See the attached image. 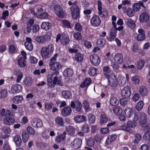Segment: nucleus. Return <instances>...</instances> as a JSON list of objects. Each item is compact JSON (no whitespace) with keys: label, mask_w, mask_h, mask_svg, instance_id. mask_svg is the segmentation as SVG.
<instances>
[{"label":"nucleus","mask_w":150,"mask_h":150,"mask_svg":"<svg viewBox=\"0 0 150 150\" xmlns=\"http://www.w3.org/2000/svg\"><path fill=\"white\" fill-rule=\"evenodd\" d=\"M59 74V72L55 71L51 74L47 75V84L50 88L54 87L56 83L58 84L60 83L61 81L57 76Z\"/></svg>","instance_id":"1"},{"label":"nucleus","mask_w":150,"mask_h":150,"mask_svg":"<svg viewBox=\"0 0 150 150\" xmlns=\"http://www.w3.org/2000/svg\"><path fill=\"white\" fill-rule=\"evenodd\" d=\"M54 46L52 44H49L47 46L42 47L41 50V55L43 58H48L54 50Z\"/></svg>","instance_id":"2"},{"label":"nucleus","mask_w":150,"mask_h":150,"mask_svg":"<svg viewBox=\"0 0 150 150\" xmlns=\"http://www.w3.org/2000/svg\"><path fill=\"white\" fill-rule=\"evenodd\" d=\"M57 55V54H55L50 60L49 65L51 70L54 71L58 70L62 67V66L59 63L56 62Z\"/></svg>","instance_id":"3"},{"label":"nucleus","mask_w":150,"mask_h":150,"mask_svg":"<svg viewBox=\"0 0 150 150\" xmlns=\"http://www.w3.org/2000/svg\"><path fill=\"white\" fill-rule=\"evenodd\" d=\"M139 120V123L141 125L145 124L146 122V115L144 113H138L134 115V120L137 121Z\"/></svg>","instance_id":"4"},{"label":"nucleus","mask_w":150,"mask_h":150,"mask_svg":"<svg viewBox=\"0 0 150 150\" xmlns=\"http://www.w3.org/2000/svg\"><path fill=\"white\" fill-rule=\"evenodd\" d=\"M59 40H60L61 43L63 45L67 44L69 42V38L64 34L61 35L59 34L57 35L56 38V42H58Z\"/></svg>","instance_id":"5"},{"label":"nucleus","mask_w":150,"mask_h":150,"mask_svg":"<svg viewBox=\"0 0 150 150\" xmlns=\"http://www.w3.org/2000/svg\"><path fill=\"white\" fill-rule=\"evenodd\" d=\"M98 13L101 17H106L108 16V14L107 11L105 9H102V3L98 1Z\"/></svg>","instance_id":"6"},{"label":"nucleus","mask_w":150,"mask_h":150,"mask_svg":"<svg viewBox=\"0 0 150 150\" xmlns=\"http://www.w3.org/2000/svg\"><path fill=\"white\" fill-rule=\"evenodd\" d=\"M121 94L123 98H129L131 95L130 88L128 86L124 87L121 91Z\"/></svg>","instance_id":"7"},{"label":"nucleus","mask_w":150,"mask_h":150,"mask_svg":"<svg viewBox=\"0 0 150 150\" xmlns=\"http://www.w3.org/2000/svg\"><path fill=\"white\" fill-rule=\"evenodd\" d=\"M71 10L73 18L76 19L79 17V10L77 6L73 5L71 7Z\"/></svg>","instance_id":"8"},{"label":"nucleus","mask_w":150,"mask_h":150,"mask_svg":"<svg viewBox=\"0 0 150 150\" xmlns=\"http://www.w3.org/2000/svg\"><path fill=\"white\" fill-rule=\"evenodd\" d=\"M90 59L91 63L94 66L98 65L100 61L99 57L96 54L91 55Z\"/></svg>","instance_id":"9"},{"label":"nucleus","mask_w":150,"mask_h":150,"mask_svg":"<svg viewBox=\"0 0 150 150\" xmlns=\"http://www.w3.org/2000/svg\"><path fill=\"white\" fill-rule=\"evenodd\" d=\"M32 125L35 127L39 128L41 127L42 125V121L39 118H34L31 121Z\"/></svg>","instance_id":"10"},{"label":"nucleus","mask_w":150,"mask_h":150,"mask_svg":"<svg viewBox=\"0 0 150 150\" xmlns=\"http://www.w3.org/2000/svg\"><path fill=\"white\" fill-rule=\"evenodd\" d=\"M55 13L58 17L62 18L63 17L64 13L62 8L59 5H56L54 8Z\"/></svg>","instance_id":"11"},{"label":"nucleus","mask_w":150,"mask_h":150,"mask_svg":"<svg viewBox=\"0 0 150 150\" xmlns=\"http://www.w3.org/2000/svg\"><path fill=\"white\" fill-rule=\"evenodd\" d=\"M77 112H80L82 108L81 103L78 100H76L74 102L71 101L70 105Z\"/></svg>","instance_id":"12"},{"label":"nucleus","mask_w":150,"mask_h":150,"mask_svg":"<svg viewBox=\"0 0 150 150\" xmlns=\"http://www.w3.org/2000/svg\"><path fill=\"white\" fill-rule=\"evenodd\" d=\"M138 34L136 37V39L138 41H142L145 39L146 35L144 30L142 28H139L138 30Z\"/></svg>","instance_id":"13"},{"label":"nucleus","mask_w":150,"mask_h":150,"mask_svg":"<svg viewBox=\"0 0 150 150\" xmlns=\"http://www.w3.org/2000/svg\"><path fill=\"white\" fill-rule=\"evenodd\" d=\"M101 21L99 17L96 15H94L91 20V23L94 26L98 25L100 23Z\"/></svg>","instance_id":"14"},{"label":"nucleus","mask_w":150,"mask_h":150,"mask_svg":"<svg viewBox=\"0 0 150 150\" xmlns=\"http://www.w3.org/2000/svg\"><path fill=\"white\" fill-rule=\"evenodd\" d=\"M82 141L81 139L76 138L71 144V146L75 149L79 148L81 146Z\"/></svg>","instance_id":"15"},{"label":"nucleus","mask_w":150,"mask_h":150,"mask_svg":"<svg viewBox=\"0 0 150 150\" xmlns=\"http://www.w3.org/2000/svg\"><path fill=\"white\" fill-rule=\"evenodd\" d=\"M114 60L116 63L119 64H121L123 62V56L120 53H117L114 56Z\"/></svg>","instance_id":"16"},{"label":"nucleus","mask_w":150,"mask_h":150,"mask_svg":"<svg viewBox=\"0 0 150 150\" xmlns=\"http://www.w3.org/2000/svg\"><path fill=\"white\" fill-rule=\"evenodd\" d=\"M66 133L64 132L62 134H59L56 137L55 141L58 143H60L64 140L66 138Z\"/></svg>","instance_id":"17"},{"label":"nucleus","mask_w":150,"mask_h":150,"mask_svg":"<svg viewBox=\"0 0 150 150\" xmlns=\"http://www.w3.org/2000/svg\"><path fill=\"white\" fill-rule=\"evenodd\" d=\"M125 22L127 25L131 29H134L136 26V23L131 18H127L125 20Z\"/></svg>","instance_id":"18"},{"label":"nucleus","mask_w":150,"mask_h":150,"mask_svg":"<svg viewBox=\"0 0 150 150\" xmlns=\"http://www.w3.org/2000/svg\"><path fill=\"white\" fill-rule=\"evenodd\" d=\"M149 15L145 13H142L140 15L139 20L142 23L146 22L149 20Z\"/></svg>","instance_id":"19"},{"label":"nucleus","mask_w":150,"mask_h":150,"mask_svg":"<svg viewBox=\"0 0 150 150\" xmlns=\"http://www.w3.org/2000/svg\"><path fill=\"white\" fill-rule=\"evenodd\" d=\"M26 41V42L25 44L26 48L30 51L32 50L33 48V45L31 42V39L29 37L27 38Z\"/></svg>","instance_id":"20"},{"label":"nucleus","mask_w":150,"mask_h":150,"mask_svg":"<svg viewBox=\"0 0 150 150\" xmlns=\"http://www.w3.org/2000/svg\"><path fill=\"white\" fill-rule=\"evenodd\" d=\"M71 112V109L70 107H66L64 108L62 111V115L64 117L70 114Z\"/></svg>","instance_id":"21"},{"label":"nucleus","mask_w":150,"mask_h":150,"mask_svg":"<svg viewBox=\"0 0 150 150\" xmlns=\"http://www.w3.org/2000/svg\"><path fill=\"white\" fill-rule=\"evenodd\" d=\"M106 77L108 79L109 85L113 86L115 84L116 78L115 75H112L110 76V75H107Z\"/></svg>","instance_id":"22"},{"label":"nucleus","mask_w":150,"mask_h":150,"mask_svg":"<svg viewBox=\"0 0 150 150\" xmlns=\"http://www.w3.org/2000/svg\"><path fill=\"white\" fill-rule=\"evenodd\" d=\"M22 89L21 85L17 84L13 86L12 88L11 91L13 93H19Z\"/></svg>","instance_id":"23"},{"label":"nucleus","mask_w":150,"mask_h":150,"mask_svg":"<svg viewBox=\"0 0 150 150\" xmlns=\"http://www.w3.org/2000/svg\"><path fill=\"white\" fill-rule=\"evenodd\" d=\"M4 123L6 125H13L15 122V120L13 118L10 116H7L4 118Z\"/></svg>","instance_id":"24"},{"label":"nucleus","mask_w":150,"mask_h":150,"mask_svg":"<svg viewBox=\"0 0 150 150\" xmlns=\"http://www.w3.org/2000/svg\"><path fill=\"white\" fill-rule=\"evenodd\" d=\"M13 141L16 146L20 147L21 145L22 140L20 136L16 135L13 137Z\"/></svg>","instance_id":"25"},{"label":"nucleus","mask_w":150,"mask_h":150,"mask_svg":"<svg viewBox=\"0 0 150 150\" xmlns=\"http://www.w3.org/2000/svg\"><path fill=\"white\" fill-rule=\"evenodd\" d=\"M131 81L132 83L135 85H139L140 83L139 77L137 75H134L131 77Z\"/></svg>","instance_id":"26"},{"label":"nucleus","mask_w":150,"mask_h":150,"mask_svg":"<svg viewBox=\"0 0 150 150\" xmlns=\"http://www.w3.org/2000/svg\"><path fill=\"white\" fill-rule=\"evenodd\" d=\"M86 119V117L84 115H77L74 117L75 121L78 123L83 122Z\"/></svg>","instance_id":"27"},{"label":"nucleus","mask_w":150,"mask_h":150,"mask_svg":"<svg viewBox=\"0 0 150 150\" xmlns=\"http://www.w3.org/2000/svg\"><path fill=\"white\" fill-rule=\"evenodd\" d=\"M91 82V79L90 78H87L80 85L81 88L88 87Z\"/></svg>","instance_id":"28"},{"label":"nucleus","mask_w":150,"mask_h":150,"mask_svg":"<svg viewBox=\"0 0 150 150\" xmlns=\"http://www.w3.org/2000/svg\"><path fill=\"white\" fill-rule=\"evenodd\" d=\"M54 121L56 124L60 126H63L64 125V122L63 119L60 117L58 116L56 117L55 118Z\"/></svg>","instance_id":"29"},{"label":"nucleus","mask_w":150,"mask_h":150,"mask_svg":"<svg viewBox=\"0 0 150 150\" xmlns=\"http://www.w3.org/2000/svg\"><path fill=\"white\" fill-rule=\"evenodd\" d=\"M117 31L116 29L115 28H112L110 31L109 37L110 40V41H112V40H113L115 39L116 37V36Z\"/></svg>","instance_id":"30"},{"label":"nucleus","mask_w":150,"mask_h":150,"mask_svg":"<svg viewBox=\"0 0 150 150\" xmlns=\"http://www.w3.org/2000/svg\"><path fill=\"white\" fill-rule=\"evenodd\" d=\"M86 144L88 146L93 147L95 144L94 139L92 137H89L86 139Z\"/></svg>","instance_id":"31"},{"label":"nucleus","mask_w":150,"mask_h":150,"mask_svg":"<svg viewBox=\"0 0 150 150\" xmlns=\"http://www.w3.org/2000/svg\"><path fill=\"white\" fill-rule=\"evenodd\" d=\"M125 112L126 116L128 117H130L133 114V111L131 107L126 108L125 110Z\"/></svg>","instance_id":"32"},{"label":"nucleus","mask_w":150,"mask_h":150,"mask_svg":"<svg viewBox=\"0 0 150 150\" xmlns=\"http://www.w3.org/2000/svg\"><path fill=\"white\" fill-rule=\"evenodd\" d=\"M23 83V84L26 86H30L32 84V80L30 77H26L24 80Z\"/></svg>","instance_id":"33"},{"label":"nucleus","mask_w":150,"mask_h":150,"mask_svg":"<svg viewBox=\"0 0 150 150\" xmlns=\"http://www.w3.org/2000/svg\"><path fill=\"white\" fill-rule=\"evenodd\" d=\"M51 27V24L47 22H44L42 23L41 25V28L45 30H48L50 29Z\"/></svg>","instance_id":"34"},{"label":"nucleus","mask_w":150,"mask_h":150,"mask_svg":"<svg viewBox=\"0 0 150 150\" xmlns=\"http://www.w3.org/2000/svg\"><path fill=\"white\" fill-rule=\"evenodd\" d=\"M117 138V136L115 135L109 136L106 141V142L108 144H109Z\"/></svg>","instance_id":"35"},{"label":"nucleus","mask_w":150,"mask_h":150,"mask_svg":"<svg viewBox=\"0 0 150 150\" xmlns=\"http://www.w3.org/2000/svg\"><path fill=\"white\" fill-rule=\"evenodd\" d=\"M35 40L36 42L39 44L44 43L46 41L44 37L40 36L37 37L35 39Z\"/></svg>","instance_id":"36"},{"label":"nucleus","mask_w":150,"mask_h":150,"mask_svg":"<svg viewBox=\"0 0 150 150\" xmlns=\"http://www.w3.org/2000/svg\"><path fill=\"white\" fill-rule=\"evenodd\" d=\"M62 95L66 99H68L71 97V93L70 91H63L62 92Z\"/></svg>","instance_id":"37"},{"label":"nucleus","mask_w":150,"mask_h":150,"mask_svg":"<svg viewBox=\"0 0 150 150\" xmlns=\"http://www.w3.org/2000/svg\"><path fill=\"white\" fill-rule=\"evenodd\" d=\"M66 130L70 135H73L74 133V129L73 127L71 126L66 127Z\"/></svg>","instance_id":"38"},{"label":"nucleus","mask_w":150,"mask_h":150,"mask_svg":"<svg viewBox=\"0 0 150 150\" xmlns=\"http://www.w3.org/2000/svg\"><path fill=\"white\" fill-rule=\"evenodd\" d=\"M114 113L117 115H119L122 112V109L119 106L114 107L113 109Z\"/></svg>","instance_id":"39"},{"label":"nucleus","mask_w":150,"mask_h":150,"mask_svg":"<svg viewBox=\"0 0 150 150\" xmlns=\"http://www.w3.org/2000/svg\"><path fill=\"white\" fill-rule=\"evenodd\" d=\"M110 103L112 105H115L119 103V101L116 98L113 96L111 97L110 100Z\"/></svg>","instance_id":"40"},{"label":"nucleus","mask_w":150,"mask_h":150,"mask_svg":"<svg viewBox=\"0 0 150 150\" xmlns=\"http://www.w3.org/2000/svg\"><path fill=\"white\" fill-rule=\"evenodd\" d=\"M139 92L140 94L142 96H145L148 93L146 88L144 86H142L140 87Z\"/></svg>","instance_id":"41"},{"label":"nucleus","mask_w":150,"mask_h":150,"mask_svg":"<svg viewBox=\"0 0 150 150\" xmlns=\"http://www.w3.org/2000/svg\"><path fill=\"white\" fill-rule=\"evenodd\" d=\"M100 124H102L105 123L108 121V119L104 114H101L100 116Z\"/></svg>","instance_id":"42"},{"label":"nucleus","mask_w":150,"mask_h":150,"mask_svg":"<svg viewBox=\"0 0 150 150\" xmlns=\"http://www.w3.org/2000/svg\"><path fill=\"white\" fill-rule=\"evenodd\" d=\"M23 100V98L21 96H18L15 97L13 99V102L16 104L20 103Z\"/></svg>","instance_id":"43"},{"label":"nucleus","mask_w":150,"mask_h":150,"mask_svg":"<svg viewBox=\"0 0 150 150\" xmlns=\"http://www.w3.org/2000/svg\"><path fill=\"white\" fill-rule=\"evenodd\" d=\"M22 137L23 142H26L29 139V135L25 132H23L22 133Z\"/></svg>","instance_id":"44"},{"label":"nucleus","mask_w":150,"mask_h":150,"mask_svg":"<svg viewBox=\"0 0 150 150\" xmlns=\"http://www.w3.org/2000/svg\"><path fill=\"white\" fill-rule=\"evenodd\" d=\"M64 74L65 76L70 77L72 75L73 71L71 69L68 68L64 70Z\"/></svg>","instance_id":"45"},{"label":"nucleus","mask_w":150,"mask_h":150,"mask_svg":"<svg viewBox=\"0 0 150 150\" xmlns=\"http://www.w3.org/2000/svg\"><path fill=\"white\" fill-rule=\"evenodd\" d=\"M136 121H135L133 120V121H128L127 123V125L128 128H133L135 127L136 125Z\"/></svg>","instance_id":"46"},{"label":"nucleus","mask_w":150,"mask_h":150,"mask_svg":"<svg viewBox=\"0 0 150 150\" xmlns=\"http://www.w3.org/2000/svg\"><path fill=\"white\" fill-rule=\"evenodd\" d=\"M88 120L90 124L93 123L95 120V117L92 114H90L88 116Z\"/></svg>","instance_id":"47"},{"label":"nucleus","mask_w":150,"mask_h":150,"mask_svg":"<svg viewBox=\"0 0 150 150\" xmlns=\"http://www.w3.org/2000/svg\"><path fill=\"white\" fill-rule=\"evenodd\" d=\"M25 59L23 57H21L18 60V63L19 65L21 67H24L26 65L25 60Z\"/></svg>","instance_id":"48"},{"label":"nucleus","mask_w":150,"mask_h":150,"mask_svg":"<svg viewBox=\"0 0 150 150\" xmlns=\"http://www.w3.org/2000/svg\"><path fill=\"white\" fill-rule=\"evenodd\" d=\"M97 72V69L93 67H91L88 71L89 74L92 76H93L96 75Z\"/></svg>","instance_id":"49"},{"label":"nucleus","mask_w":150,"mask_h":150,"mask_svg":"<svg viewBox=\"0 0 150 150\" xmlns=\"http://www.w3.org/2000/svg\"><path fill=\"white\" fill-rule=\"evenodd\" d=\"M83 58V55L80 53L76 54L75 57V59L78 62L82 61Z\"/></svg>","instance_id":"50"},{"label":"nucleus","mask_w":150,"mask_h":150,"mask_svg":"<svg viewBox=\"0 0 150 150\" xmlns=\"http://www.w3.org/2000/svg\"><path fill=\"white\" fill-rule=\"evenodd\" d=\"M118 129L121 130H123L126 132H129L130 129L127 127V125H123L118 127Z\"/></svg>","instance_id":"51"},{"label":"nucleus","mask_w":150,"mask_h":150,"mask_svg":"<svg viewBox=\"0 0 150 150\" xmlns=\"http://www.w3.org/2000/svg\"><path fill=\"white\" fill-rule=\"evenodd\" d=\"M7 94V91L5 89L2 90L0 92V98H6Z\"/></svg>","instance_id":"52"},{"label":"nucleus","mask_w":150,"mask_h":150,"mask_svg":"<svg viewBox=\"0 0 150 150\" xmlns=\"http://www.w3.org/2000/svg\"><path fill=\"white\" fill-rule=\"evenodd\" d=\"M144 103L143 101H139L136 105V109L138 110H140L143 108L144 106Z\"/></svg>","instance_id":"53"},{"label":"nucleus","mask_w":150,"mask_h":150,"mask_svg":"<svg viewBox=\"0 0 150 150\" xmlns=\"http://www.w3.org/2000/svg\"><path fill=\"white\" fill-rule=\"evenodd\" d=\"M144 64V62L142 60H139L137 63V68L141 69L143 68Z\"/></svg>","instance_id":"54"},{"label":"nucleus","mask_w":150,"mask_h":150,"mask_svg":"<svg viewBox=\"0 0 150 150\" xmlns=\"http://www.w3.org/2000/svg\"><path fill=\"white\" fill-rule=\"evenodd\" d=\"M134 11L133 9L129 8L127 10V15L130 17L133 16L134 15Z\"/></svg>","instance_id":"55"},{"label":"nucleus","mask_w":150,"mask_h":150,"mask_svg":"<svg viewBox=\"0 0 150 150\" xmlns=\"http://www.w3.org/2000/svg\"><path fill=\"white\" fill-rule=\"evenodd\" d=\"M73 36L75 39L78 40H81L82 38L81 34L79 32L74 33Z\"/></svg>","instance_id":"56"},{"label":"nucleus","mask_w":150,"mask_h":150,"mask_svg":"<svg viewBox=\"0 0 150 150\" xmlns=\"http://www.w3.org/2000/svg\"><path fill=\"white\" fill-rule=\"evenodd\" d=\"M27 132L30 134L34 135L35 133V130L31 127L28 126L27 128Z\"/></svg>","instance_id":"57"},{"label":"nucleus","mask_w":150,"mask_h":150,"mask_svg":"<svg viewBox=\"0 0 150 150\" xmlns=\"http://www.w3.org/2000/svg\"><path fill=\"white\" fill-rule=\"evenodd\" d=\"M102 139L103 137L101 135L97 134L95 136L94 140L96 142H100Z\"/></svg>","instance_id":"58"},{"label":"nucleus","mask_w":150,"mask_h":150,"mask_svg":"<svg viewBox=\"0 0 150 150\" xmlns=\"http://www.w3.org/2000/svg\"><path fill=\"white\" fill-rule=\"evenodd\" d=\"M83 106L85 110L86 111L88 110L90 108V105L87 100H85L83 102Z\"/></svg>","instance_id":"59"},{"label":"nucleus","mask_w":150,"mask_h":150,"mask_svg":"<svg viewBox=\"0 0 150 150\" xmlns=\"http://www.w3.org/2000/svg\"><path fill=\"white\" fill-rule=\"evenodd\" d=\"M82 130L84 133H87L89 131V127L87 124H84L83 126Z\"/></svg>","instance_id":"60"},{"label":"nucleus","mask_w":150,"mask_h":150,"mask_svg":"<svg viewBox=\"0 0 150 150\" xmlns=\"http://www.w3.org/2000/svg\"><path fill=\"white\" fill-rule=\"evenodd\" d=\"M141 139V136L139 134H136L135 135V138L134 141V143H138L140 141Z\"/></svg>","instance_id":"61"},{"label":"nucleus","mask_w":150,"mask_h":150,"mask_svg":"<svg viewBox=\"0 0 150 150\" xmlns=\"http://www.w3.org/2000/svg\"><path fill=\"white\" fill-rule=\"evenodd\" d=\"M97 43L98 45L102 46L105 44V41L103 39H100L97 41Z\"/></svg>","instance_id":"62"},{"label":"nucleus","mask_w":150,"mask_h":150,"mask_svg":"<svg viewBox=\"0 0 150 150\" xmlns=\"http://www.w3.org/2000/svg\"><path fill=\"white\" fill-rule=\"evenodd\" d=\"M109 131V129L108 128H102L100 130V133L103 134H107Z\"/></svg>","instance_id":"63"},{"label":"nucleus","mask_w":150,"mask_h":150,"mask_svg":"<svg viewBox=\"0 0 150 150\" xmlns=\"http://www.w3.org/2000/svg\"><path fill=\"white\" fill-rule=\"evenodd\" d=\"M40 29V27L38 25L35 24L33 27V31L34 33L38 32Z\"/></svg>","instance_id":"64"}]
</instances>
